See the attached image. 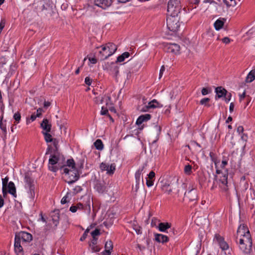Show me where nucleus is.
Returning <instances> with one entry per match:
<instances>
[{
    "label": "nucleus",
    "instance_id": "nucleus-1",
    "mask_svg": "<svg viewBox=\"0 0 255 255\" xmlns=\"http://www.w3.org/2000/svg\"><path fill=\"white\" fill-rule=\"evenodd\" d=\"M100 50L97 54V57L100 60H104L114 54L117 50V46L112 42L102 45Z\"/></svg>",
    "mask_w": 255,
    "mask_h": 255
},
{
    "label": "nucleus",
    "instance_id": "nucleus-2",
    "mask_svg": "<svg viewBox=\"0 0 255 255\" xmlns=\"http://www.w3.org/2000/svg\"><path fill=\"white\" fill-rule=\"evenodd\" d=\"M186 13L185 7L182 9L179 0H169L167 4V14L179 15Z\"/></svg>",
    "mask_w": 255,
    "mask_h": 255
},
{
    "label": "nucleus",
    "instance_id": "nucleus-3",
    "mask_svg": "<svg viewBox=\"0 0 255 255\" xmlns=\"http://www.w3.org/2000/svg\"><path fill=\"white\" fill-rule=\"evenodd\" d=\"M60 169H63V173L66 176L65 181L69 184H73L79 179L80 173L78 169H69L65 166H60Z\"/></svg>",
    "mask_w": 255,
    "mask_h": 255
},
{
    "label": "nucleus",
    "instance_id": "nucleus-4",
    "mask_svg": "<svg viewBox=\"0 0 255 255\" xmlns=\"http://www.w3.org/2000/svg\"><path fill=\"white\" fill-rule=\"evenodd\" d=\"M65 157L60 151L53 152V154L50 155L48 162L49 169L54 172H56L59 169V167L55 165L60 160L64 161Z\"/></svg>",
    "mask_w": 255,
    "mask_h": 255
},
{
    "label": "nucleus",
    "instance_id": "nucleus-5",
    "mask_svg": "<svg viewBox=\"0 0 255 255\" xmlns=\"http://www.w3.org/2000/svg\"><path fill=\"white\" fill-rule=\"evenodd\" d=\"M33 5L35 6V8L37 10L42 11L46 16H51L54 13V8L52 5H50L47 3L44 2L43 0H39L34 1Z\"/></svg>",
    "mask_w": 255,
    "mask_h": 255
},
{
    "label": "nucleus",
    "instance_id": "nucleus-6",
    "mask_svg": "<svg viewBox=\"0 0 255 255\" xmlns=\"http://www.w3.org/2000/svg\"><path fill=\"white\" fill-rule=\"evenodd\" d=\"M181 14L179 15H168L166 18V24L168 29L173 32L177 31L180 27L179 20Z\"/></svg>",
    "mask_w": 255,
    "mask_h": 255
},
{
    "label": "nucleus",
    "instance_id": "nucleus-7",
    "mask_svg": "<svg viewBox=\"0 0 255 255\" xmlns=\"http://www.w3.org/2000/svg\"><path fill=\"white\" fill-rule=\"evenodd\" d=\"M159 184L162 191L167 193L168 194H170L172 191L171 187V181L167 179H161V178H159Z\"/></svg>",
    "mask_w": 255,
    "mask_h": 255
},
{
    "label": "nucleus",
    "instance_id": "nucleus-8",
    "mask_svg": "<svg viewBox=\"0 0 255 255\" xmlns=\"http://www.w3.org/2000/svg\"><path fill=\"white\" fill-rule=\"evenodd\" d=\"M24 180L26 183L25 187L28 188L31 196L34 195V184L33 179L30 177L28 173L25 174Z\"/></svg>",
    "mask_w": 255,
    "mask_h": 255
},
{
    "label": "nucleus",
    "instance_id": "nucleus-9",
    "mask_svg": "<svg viewBox=\"0 0 255 255\" xmlns=\"http://www.w3.org/2000/svg\"><path fill=\"white\" fill-rule=\"evenodd\" d=\"M100 168L102 171H106L107 174L111 175L116 170V164L112 163L109 166L106 163L102 162L100 165Z\"/></svg>",
    "mask_w": 255,
    "mask_h": 255
},
{
    "label": "nucleus",
    "instance_id": "nucleus-10",
    "mask_svg": "<svg viewBox=\"0 0 255 255\" xmlns=\"http://www.w3.org/2000/svg\"><path fill=\"white\" fill-rule=\"evenodd\" d=\"M163 105L158 103L156 100L154 99L148 103L147 105L144 106L141 109H139L140 111L142 112H146L148 111L149 109L155 108H161L162 107Z\"/></svg>",
    "mask_w": 255,
    "mask_h": 255
},
{
    "label": "nucleus",
    "instance_id": "nucleus-11",
    "mask_svg": "<svg viewBox=\"0 0 255 255\" xmlns=\"http://www.w3.org/2000/svg\"><path fill=\"white\" fill-rule=\"evenodd\" d=\"M214 240L218 243L220 248L223 251H225L229 249V247L228 244L225 241L224 238L221 236L219 234H215Z\"/></svg>",
    "mask_w": 255,
    "mask_h": 255
},
{
    "label": "nucleus",
    "instance_id": "nucleus-12",
    "mask_svg": "<svg viewBox=\"0 0 255 255\" xmlns=\"http://www.w3.org/2000/svg\"><path fill=\"white\" fill-rule=\"evenodd\" d=\"M184 197L189 201H195L196 203L198 199L197 190L195 189H192L189 191L186 192L184 194Z\"/></svg>",
    "mask_w": 255,
    "mask_h": 255
},
{
    "label": "nucleus",
    "instance_id": "nucleus-13",
    "mask_svg": "<svg viewBox=\"0 0 255 255\" xmlns=\"http://www.w3.org/2000/svg\"><path fill=\"white\" fill-rule=\"evenodd\" d=\"M15 236L17 239L22 240V242H30L32 240V235L26 232L22 231L16 233Z\"/></svg>",
    "mask_w": 255,
    "mask_h": 255
},
{
    "label": "nucleus",
    "instance_id": "nucleus-14",
    "mask_svg": "<svg viewBox=\"0 0 255 255\" xmlns=\"http://www.w3.org/2000/svg\"><path fill=\"white\" fill-rule=\"evenodd\" d=\"M94 188L98 193L103 194L106 191L107 187L104 181L96 180L95 182Z\"/></svg>",
    "mask_w": 255,
    "mask_h": 255
},
{
    "label": "nucleus",
    "instance_id": "nucleus-15",
    "mask_svg": "<svg viewBox=\"0 0 255 255\" xmlns=\"http://www.w3.org/2000/svg\"><path fill=\"white\" fill-rule=\"evenodd\" d=\"M228 170L226 169L225 173H223L222 171L219 169H216V173L217 174H222V176H220V178L219 179V181L223 185H225L227 187L228 184Z\"/></svg>",
    "mask_w": 255,
    "mask_h": 255
},
{
    "label": "nucleus",
    "instance_id": "nucleus-16",
    "mask_svg": "<svg viewBox=\"0 0 255 255\" xmlns=\"http://www.w3.org/2000/svg\"><path fill=\"white\" fill-rule=\"evenodd\" d=\"M95 4L103 9H106L111 5L113 0H95Z\"/></svg>",
    "mask_w": 255,
    "mask_h": 255
},
{
    "label": "nucleus",
    "instance_id": "nucleus-17",
    "mask_svg": "<svg viewBox=\"0 0 255 255\" xmlns=\"http://www.w3.org/2000/svg\"><path fill=\"white\" fill-rule=\"evenodd\" d=\"M245 243L246 242H244L243 240L239 239V244L240 250H242L244 253L249 254L252 251V246L247 245Z\"/></svg>",
    "mask_w": 255,
    "mask_h": 255
},
{
    "label": "nucleus",
    "instance_id": "nucleus-18",
    "mask_svg": "<svg viewBox=\"0 0 255 255\" xmlns=\"http://www.w3.org/2000/svg\"><path fill=\"white\" fill-rule=\"evenodd\" d=\"M215 92L216 93V95L215 96L216 100L222 97H225L227 94V91L221 86L217 87L215 89Z\"/></svg>",
    "mask_w": 255,
    "mask_h": 255
},
{
    "label": "nucleus",
    "instance_id": "nucleus-19",
    "mask_svg": "<svg viewBox=\"0 0 255 255\" xmlns=\"http://www.w3.org/2000/svg\"><path fill=\"white\" fill-rule=\"evenodd\" d=\"M14 250L17 255H23V249L20 245V240L17 239V237L15 236L14 241Z\"/></svg>",
    "mask_w": 255,
    "mask_h": 255
},
{
    "label": "nucleus",
    "instance_id": "nucleus-20",
    "mask_svg": "<svg viewBox=\"0 0 255 255\" xmlns=\"http://www.w3.org/2000/svg\"><path fill=\"white\" fill-rule=\"evenodd\" d=\"M155 241L158 243L164 244L169 241V237L166 235L160 234H155Z\"/></svg>",
    "mask_w": 255,
    "mask_h": 255
},
{
    "label": "nucleus",
    "instance_id": "nucleus-21",
    "mask_svg": "<svg viewBox=\"0 0 255 255\" xmlns=\"http://www.w3.org/2000/svg\"><path fill=\"white\" fill-rule=\"evenodd\" d=\"M40 127L44 130V131L50 132L52 125L49 123V120L44 119L40 124Z\"/></svg>",
    "mask_w": 255,
    "mask_h": 255
},
{
    "label": "nucleus",
    "instance_id": "nucleus-22",
    "mask_svg": "<svg viewBox=\"0 0 255 255\" xmlns=\"http://www.w3.org/2000/svg\"><path fill=\"white\" fill-rule=\"evenodd\" d=\"M170 227H171V224L168 222H161L158 226V230L162 232H166Z\"/></svg>",
    "mask_w": 255,
    "mask_h": 255
},
{
    "label": "nucleus",
    "instance_id": "nucleus-23",
    "mask_svg": "<svg viewBox=\"0 0 255 255\" xmlns=\"http://www.w3.org/2000/svg\"><path fill=\"white\" fill-rule=\"evenodd\" d=\"M151 116L150 114H147L140 116L136 120V124L138 126L141 125L144 122H146L150 120Z\"/></svg>",
    "mask_w": 255,
    "mask_h": 255
},
{
    "label": "nucleus",
    "instance_id": "nucleus-24",
    "mask_svg": "<svg viewBox=\"0 0 255 255\" xmlns=\"http://www.w3.org/2000/svg\"><path fill=\"white\" fill-rule=\"evenodd\" d=\"M242 236L243 238H241L240 239L243 240L244 241L246 242L245 244L246 245L252 246V239L249 230H248L247 233L243 235Z\"/></svg>",
    "mask_w": 255,
    "mask_h": 255
},
{
    "label": "nucleus",
    "instance_id": "nucleus-25",
    "mask_svg": "<svg viewBox=\"0 0 255 255\" xmlns=\"http://www.w3.org/2000/svg\"><path fill=\"white\" fill-rule=\"evenodd\" d=\"M7 189L8 192L11 194L13 197H16V188L14 183L12 181H10L7 185Z\"/></svg>",
    "mask_w": 255,
    "mask_h": 255
},
{
    "label": "nucleus",
    "instance_id": "nucleus-26",
    "mask_svg": "<svg viewBox=\"0 0 255 255\" xmlns=\"http://www.w3.org/2000/svg\"><path fill=\"white\" fill-rule=\"evenodd\" d=\"M248 230H249L248 227L244 225H240L237 230V236H240L241 237L243 235L246 234L247 233ZM238 237H237L236 239V242L237 243H238L237 241Z\"/></svg>",
    "mask_w": 255,
    "mask_h": 255
},
{
    "label": "nucleus",
    "instance_id": "nucleus-27",
    "mask_svg": "<svg viewBox=\"0 0 255 255\" xmlns=\"http://www.w3.org/2000/svg\"><path fill=\"white\" fill-rule=\"evenodd\" d=\"M112 66L109 70L110 72L114 77L117 78L119 73V67L116 63H112Z\"/></svg>",
    "mask_w": 255,
    "mask_h": 255
},
{
    "label": "nucleus",
    "instance_id": "nucleus-28",
    "mask_svg": "<svg viewBox=\"0 0 255 255\" xmlns=\"http://www.w3.org/2000/svg\"><path fill=\"white\" fill-rule=\"evenodd\" d=\"M54 214L52 215V221L55 226H57L59 221V210H55L53 211Z\"/></svg>",
    "mask_w": 255,
    "mask_h": 255
},
{
    "label": "nucleus",
    "instance_id": "nucleus-29",
    "mask_svg": "<svg viewBox=\"0 0 255 255\" xmlns=\"http://www.w3.org/2000/svg\"><path fill=\"white\" fill-rule=\"evenodd\" d=\"M255 79V69L251 70L247 75L245 82L251 83Z\"/></svg>",
    "mask_w": 255,
    "mask_h": 255
},
{
    "label": "nucleus",
    "instance_id": "nucleus-30",
    "mask_svg": "<svg viewBox=\"0 0 255 255\" xmlns=\"http://www.w3.org/2000/svg\"><path fill=\"white\" fill-rule=\"evenodd\" d=\"M61 166L68 167L69 169H77L76 167L75 162L73 158L69 159L67 160L66 165H62Z\"/></svg>",
    "mask_w": 255,
    "mask_h": 255
},
{
    "label": "nucleus",
    "instance_id": "nucleus-31",
    "mask_svg": "<svg viewBox=\"0 0 255 255\" xmlns=\"http://www.w3.org/2000/svg\"><path fill=\"white\" fill-rule=\"evenodd\" d=\"M129 53L128 52H125L122 55L119 56L117 58L116 63L118 62H123L126 58H128L129 56Z\"/></svg>",
    "mask_w": 255,
    "mask_h": 255
},
{
    "label": "nucleus",
    "instance_id": "nucleus-32",
    "mask_svg": "<svg viewBox=\"0 0 255 255\" xmlns=\"http://www.w3.org/2000/svg\"><path fill=\"white\" fill-rule=\"evenodd\" d=\"M224 24V21L220 19H217L214 23V27L216 30L221 29Z\"/></svg>",
    "mask_w": 255,
    "mask_h": 255
},
{
    "label": "nucleus",
    "instance_id": "nucleus-33",
    "mask_svg": "<svg viewBox=\"0 0 255 255\" xmlns=\"http://www.w3.org/2000/svg\"><path fill=\"white\" fill-rule=\"evenodd\" d=\"M144 168L143 166L141 168H139L135 173V178L136 182H140L142 172Z\"/></svg>",
    "mask_w": 255,
    "mask_h": 255
},
{
    "label": "nucleus",
    "instance_id": "nucleus-34",
    "mask_svg": "<svg viewBox=\"0 0 255 255\" xmlns=\"http://www.w3.org/2000/svg\"><path fill=\"white\" fill-rule=\"evenodd\" d=\"M49 132L42 131V134L44 135V139L47 143L51 142L53 140L54 138H52V135L49 133Z\"/></svg>",
    "mask_w": 255,
    "mask_h": 255
},
{
    "label": "nucleus",
    "instance_id": "nucleus-35",
    "mask_svg": "<svg viewBox=\"0 0 255 255\" xmlns=\"http://www.w3.org/2000/svg\"><path fill=\"white\" fill-rule=\"evenodd\" d=\"M95 148L99 150H102L104 148V144L102 141L100 139H97L94 143Z\"/></svg>",
    "mask_w": 255,
    "mask_h": 255
},
{
    "label": "nucleus",
    "instance_id": "nucleus-36",
    "mask_svg": "<svg viewBox=\"0 0 255 255\" xmlns=\"http://www.w3.org/2000/svg\"><path fill=\"white\" fill-rule=\"evenodd\" d=\"M154 130L156 134V139L154 142H156V141L159 139V135L161 133V128L157 125H155L154 126Z\"/></svg>",
    "mask_w": 255,
    "mask_h": 255
},
{
    "label": "nucleus",
    "instance_id": "nucleus-37",
    "mask_svg": "<svg viewBox=\"0 0 255 255\" xmlns=\"http://www.w3.org/2000/svg\"><path fill=\"white\" fill-rule=\"evenodd\" d=\"M2 119L3 116H1L0 120V128L3 131L4 134V138H5L6 137V125L5 124H3L2 122Z\"/></svg>",
    "mask_w": 255,
    "mask_h": 255
},
{
    "label": "nucleus",
    "instance_id": "nucleus-38",
    "mask_svg": "<svg viewBox=\"0 0 255 255\" xmlns=\"http://www.w3.org/2000/svg\"><path fill=\"white\" fill-rule=\"evenodd\" d=\"M105 250L107 251H110V252H112V251L113 249V242L111 240H109V241H107L106 242L105 245Z\"/></svg>",
    "mask_w": 255,
    "mask_h": 255
},
{
    "label": "nucleus",
    "instance_id": "nucleus-39",
    "mask_svg": "<svg viewBox=\"0 0 255 255\" xmlns=\"http://www.w3.org/2000/svg\"><path fill=\"white\" fill-rule=\"evenodd\" d=\"M172 43L165 44L163 47L164 51L167 53H172Z\"/></svg>",
    "mask_w": 255,
    "mask_h": 255
},
{
    "label": "nucleus",
    "instance_id": "nucleus-40",
    "mask_svg": "<svg viewBox=\"0 0 255 255\" xmlns=\"http://www.w3.org/2000/svg\"><path fill=\"white\" fill-rule=\"evenodd\" d=\"M172 53L176 54H178L180 51V46L175 43H172Z\"/></svg>",
    "mask_w": 255,
    "mask_h": 255
},
{
    "label": "nucleus",
    "instance_id": "nucleus-41",
    "mask_svg": "<svg viewBox=\"0 0 255 255\" xmlns=\"http://www.w3.org/2000/svg\"><path fill=\"white\" fill-rule=\"evenodd\" d=\"M53 142V145L54 146V148L53 152L59 151V141L57 138H54L53 140L52 141Z\"/></svg>",
    "mask_w": 255,
    "mask_h": 255
},
{
    "label": "nucleus",
    "instance_id": "nucleus-42",
    "mask_svg": "<svg viewBox=\"0 0 255 255\" xmlns=\"http://www.w3.org/2000/svg\"><path fill=\"white\" fill-rule=\"evenodd\" d=\"M209 155L212 161H213L214 162L216 166L215 167L217 169V164L219 161H218L216 154L213 152H210Z\"/></svg>",
    "mask_w": 255,
    "mask_h": 255
},
{
    "label": "nucleus",
    "instance_id": "nucleus-43",
    "mask_svg": "<svg viewBox=\"0 0 255 255\" xmlns=\"http://www.w3.org/2000/svg\"><path fill=\"white\" fill-rule=\"evenodd\" d=\"M192 166L190 164H187L185 166L184 171V173L187 175H190L192 173Z\"/></svg>",
    "mask_w": 255,
    "mask_h": 255
},
{
    "label": "nucleus",
    "instance_id": "nucleus-44",
    "mask_svg": "<svg viewBox=\"0 0 255 255\" xmlns=\"http://www.w3.org/2000/svg\"><path fill=\"white\" fill-rule=\"evenodd\" d=\"M169 237H173L174 236L177 234V231L174 229V228L170 227V229H169L168 231L166 232Z\"/></svg>",
    "mask_w": 255,
    "mask_h": 255
},
{
    "label": "nucleus",
    "instance_id": "nucleus-45",
    "mask_svg": "<svg viewBox=\"0 0 255 255\" xmlns=\"http://www.w3.org/2000/svg\"><path fill=\"white\" fill-rule=\"evenodd\" d=\"M210 101V99H209V98H205L202 99L200 101V104L202 105H204L205 106L209 107H210L211 105L210 104H207V103L209 102Z\"/></svg>",
    "mask_w": 255,
    "mask_h": 255
},
{
    "label": "nucleus",
    "instance_id": "nucleus-46",
    "mask_svg": "<svg viewBox=\"0 0 255 255\" xmlns=\"http://www.w3.org/2000/svg\"><path fill=\"white\" fill-rule=\"evenodd\" d=\"M84 159H80L79 162L77 163V165L78 166V170L79 171L80 174L81 173V169H83L84 167Z\"/></svg>",
    "mask_w": 255,
    "mask_h": 255
},
{
    "label": "nucleus",
    "instance_id": "nucleus-47",
    "mask_svg": "<svg viewBox=\"0 0 255 255\" xmlns=\"http://www.w3.org/2000/svg\"><path fill=\"white\" fill-rule=\"evenodd\" d=\"M133 229L135 231L137 234L140 235L142 233L141 229V228L138 225L133 224Z\"/></svg>",
    "mask_w": 255,
    "mask_h": 255
},
{
    "label": "nucleus",
    "instance_id": "nucleus-48",
    "mask_svg": "<svg viewBox=\"0 0 255 255\" xmlns=\"http://www.w3.org/2000/svg\"><path fill=\"white\" fill-rule=\"evenodd\" d=\"M101 114L102 115H106V116H108L109 115L108 109L107 107H105L104 106H103L102 107V109L101 111Z\"/></svg>",
    "mask_w": 255,
    "mask_h": 255
},
{
    "label": "nucleus",
    "instance_id": "nucleus-49",
    "mask_svg": "<svg viewBox=\"0 0 255 255\" xmlns=\"http://www.w3.org/2000/svg\"><path fill=\"white\" fill-rule=\"evenodd\" d=\"M13 119L18 123L21 119V115L19 112H17L13 115Z\"/></svg>",
    "mask_w": 255,
    "mask_h": 255
},
{
    "label": "nucleus",
    "instance_id": "nucleus-50",
    "mask_svg": "<svg viewBox=\"0 0 255 255\" xmlns=\"http://www.w3.org/2000/svg\"><path fill=\"white\" fill-rule=\"evenodd\" d=\"M100 235V231L98 229H96L95 230L91 232V235L92 236V238H94V237H96V236H99Z\"/></svg>",
    "mask_w": 255,
    "mask_h": 255
},
{
    "label": "nucleus",
    "instance_id": "nucleus-51",
    "mask_svg": "<svg viewBox=\"0 0 255 255\" xmlns=\"http://www.w3.org/2000/svg\"><path fill=\"white\" fill-rule=\"evenodd\" d=\"M70 194V193L68 192L66 195L64 196L62 199L61 200V203L62 204H66V203L68 202L69 201L67 200V198H68V195Z\"/></svg>",
    "mask_w": 255,
    "mask_h": 255
},
{
    "label": "nucleus",
    "instance_id": "nucleus-52",
    "mask_svg": "<svg viewBox=\"0 0 255 255\" xmlns=\"http://www.w3.org/2000/svg\"><path fill=\"white\" fill-rule=\"evenodd\" d=\"M6 59L4 57H0V68H1L6 63Z\"/></svg>",
    "mask_w": 255,
    "mask_h": 255
},
{
    "label": "nucleus",
    "instance_id": "nucleus-53",
    "mask_svg": "<svg viewBox=\"0 0 255 255\" xmlns=\"http://www.w3.org/2000/svg\"><path fill=\"white\" fill-rule=\"evenodd\" d=\"M82 190V188L81 186H77L73 189V193L74 194H76L79 192H80Z\"/></svg>",
    "mask_w": 255,
    "mask_h": 255
},
{
    "label": "nucleus",
    "instance_id": "nucleus-54",
    "mask_svg": "<svg viewBox=\"0 0 255 255\" xmlns=\"http://www.w3.org/2000/svg\"><path fill=\"white\" fill-rule=\"evenodd\" d=\"M8 179H9V178L7 176L5 177L4 178L2 179V187H7V185L8 184Z\"/></svg>",
    "mask_w": 255,
    "mask_h": 255
},
{
    "label": "nucleus",
    "instance_id": "nucleus-55",
    "mask_svg": "<svg viewBox=\"0 0 255 255\" xmlns=\"http://www.w3.org/2000/svg\"><path fill=\"white\" fill-rule=\"evenodd\" d=\"M223 2L227 5V7H230L231 6H234L237 4L235 1H234L233 3L231 2V3H230L227 0H223Z\"/></svg>",
    "mask_w": 255,
    "mask_h": 255
},
{
    "label": "nucleus",
    "instance_id": "nucleus-56",
    "mask_svg": "<svg viewBox=\"0 0 255 255\" xmlns=\"http://www.w3.org/2000/svg\"><path fill=\"white\" fill-rule=\"evenodd\" d=\"M210 92H211V90L208 89L207 88H203L201 91V93H202V95H203V96L206 95Z\"/></svg>",
    "mask_w": 255,
    "mask_h": 255
},
{
    "label": "nucleus",
    "instance_id": "nucleus-57",
    "mask_svg": "<svg viewBox=\"0 0 255 255\" xmlns=\"http://www.w3.org/2000/svg\"><path fill=\"white\" fill-rule=\"evenodd\" d=\"M146 185L148 187L152 186L153 184V181L152 179L146 178Z\"/></svg>",
    "mask_w": 255,
    "mask_h": 255
},
{
    "label": "nucleus",
    "instance_id": "nucleus-58",
    "mask_svg": "<svg viewBox=\"0 0 255 255\" xmlns=\"http://www.w3.org/2000/svg\"><path fill=\"white\" fill-rule=\"evenodd\" d=\"M92 240H91V242L90 244V246L92 247L94 246L97 245V240L98 238L96 237H94V238H92Z\"/></svg>",
    "mask_w": 255,
    "mask_h": 255
},
{
    "label": "nucleus",
    "instance_id": "nucleus-59",
    "mask_svg": "<svg viewBox=\"0 0 255 255\" xmlns=\"http://www.w3.org/2000/svg\"><path fill=\"white\" fill-rule=\"evenodd\" d=\"M92 82V80L89 77H86L85 79V83L86 85L90 86Z\"/></svg>",
    "mask_w": 255,
    "mask_h": 255
},
{
    "label": "nucleus",
    "instance_id": "nucleus-60",
    "mask_svg": "<svg viewBox=\"0 0 255 255\" xmlns=\"http://www.w3.org/2000/svg\"><path fill=\"white\" fill-rule=\"evenodd\" d=\"M231 97H232L231 93H228L227 92V94L226 95V96H225V97H224L225 98V100L226 102L228 103L230 101Z\"/></svg>",
    "mask_w": 255,
    "mask_h": 255
},
{
    "label": "nucleus",
    "instance_id": "nucleus-61",
    "mask_svg": "<svg viewBox=\"0 0 255 255\" xmlns=\"http://www.w3.org/2000/svg\"><path fill=\"white\" fill-rule=\"evenodd\" d=\"M228 164V161L225 159V157H223V159L222 161V164L221 165V167L222 168H224L225 166Z\"/></svg>",
    "mask_w": 255,
    "mask_h": 255
},
{
    "label": "nucleus",
    "instance_id": "nucleus-62",
    "mask_svg": "<svg viewBox=\"0 0 255 255\" xmlns=\"http://www.w3.org/2000/svg\"><path fill=\"white\" fill-rule=\"evenodd\" d=\"M53 149L52 147L51 146V145H48L47 148V151L46 152V154H48L50 153H52L53 154Z\"/></svg>",
    "mask_w": 255,
    "mask_h": 255
},
{
    "label": "nucleus",
    "instance_id": "nucleus-63",
    "mask_svg": "<svg viewBox=\"0 0 255 255\" xmlns=\"http://www.w3.org/2000/svg\"><path fill=\"white\" fill-rule=\"evenodd\" d=\"M2 194H3V197H5L7 195V194L8 192V190H7V187H2Z\"/></svg>",
    "mask_w": 255,
    "mask_h": 255
},
{
    "label": "nucleus",
    "instance_id": "nucleus-64",
    "mask_svg": "<svg viewBox=\"0 0 255 255\" xmlns=\"http://www.w3.org/2000/svg\"><path fill=\"white\" fill-rule=\"evenodd\" d=\"M155 173L153 171H151L148 174L147 178L153 180V179L155 177Z\"/></svg>",
    "mask_w": 255,
    "mask_h": 255
}]
</instances>
